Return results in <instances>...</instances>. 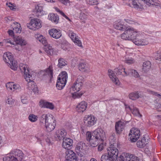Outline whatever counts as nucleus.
I'll return each mask as SVG.
<instances>
[{
	"label": "nucleus",
	"instance_id": "obj_1",
	"mask_svg": "<svg viewBox=\"0 0 161 161\" xmlns=\"http://www.w3.org/2000/svg\"><path fill=\"white\" fill-rule=\"evenodd\" d=\"M86 140L89 142L91 145L95 147L98 144V149L101 151L103 149V142L105 138V132L101 129L98 128L92 132L88 131L86 133Z\"/></svg>",
	"mask_w": 161,
	"mask_h": 161
},
{
	"label": "nucleus",
	"instance_id": "obj_2",
	"mask_svg": "<svg viewBox=\"0 0 161 161\" xmlns=\"http://www.w3.org/2000/svg\"><path fill=\"white\" fill-rule=\"evenodd\" d=\"M19 66L21 71L24 72L25 78L28 82L27 86L29 89L33 91L34 92H37V87L32 80L33 73L29 70L28 66L26 64H20Z\"/></svg>",
	"mask_w": 161,
	"mask_h": 161
},
{
	"label": "nucleus",
	"instance_id": "obj_3",
	"mask_svg": "<svg viewBox=\"0 0 161 161\" xmlns=\"http://www.w3.org/2000/svg\"><path fill=\"white\" fill-rule=\"evenodd\" d=\"M41 122H45V125L47 131L50 132L53 130L56 125V121L53 116L50 114L42 115L40 118Z\"/></svg>",
	"mask_w": 161,
	"mask_h": 161
},
{
	"label": "nucleus",
	"instance_id": "obj_4",
	"mask_svg": "<svg viewBox=\"0 0 161 161\" xmlns=\"http://www.w3.org/2000/svg\"><path fill=\"white\" fill-rule=\"evenodd\" d=\"M137 31L134 28L128 26L124 32L120 35L121 38L125 40L132 41L134 39V36Z\"/></svg>",
	"mask_w": 161,
	"mask_h": 161
},
{
	"label": "nucleus",
	"instance_id": "obj_5",
	"mask_svg": "<svg viewBox=\"0 0 161 161\" xmlns=\"http://www.w3.org/2000/svg\"><path fill=\"white\" fill-rule=\"evenodd\" d=\"M143 33L137 31L136 35L134 36L133 42L136 45L139 46L147 45L149 43L148 39L143 37Z\"/></svg>",
	"mask_w": 161,
	"mask_h": 161
},
{
	"label": "nucleus",
	"instance_id": "obj_6",
	"mask_svg": "<svg viewBox=\"0 0 161 161\" xmlns=\"http://www.w3.org/2000/svg\"><path fill=\"white\" fill-rule=\"evenodd\" d=\"M37 40L44 45V49L48 54L52 55L53 54V50L52 47L47 45V40L42 35H39Z\"/></svg>",
	"mask_w": 161,
	"mask_h": 161
},
{
	"label": "nucleus",
	"instance_id": "obj_7",
	"mask_svg": "<svg viewBox=\"0 0 161 161\" xmlns=\"http://www.w3.org/2000/svg\"><path fill=\"white\" fill-rule=\"evenodd\" d=\"M84 78L82 76H78L75 81L70 89V91H72L78 92L82 88L84 82Z\"/></svg>",
	"mask_w": 161,
	"mask_h": 161
},
{
	"label": "nucleus",
	"instance_id": "obj_8",
	"mask_svg": "<svg viewBox=\"0 0 161 161\" xmlns=\"http://www.w3.org/2000/svg\"><path fill=\"white\" fill-rule=\"evenodd\" d=\"M84 123L87 127H91L96 124L97 119L93 115H86L84 118Z\"/></svg>",
	"mask_w": 161,
	"mask_h": 161
},
{
	"label": "nucleus",
	"instance_id": "obj_9",
	"mask_svg": "<svg viewBox=\"0 0 161 161\" xmlns=\"http://www.w3.org/2000/svg\"><path fill=\"white\" fill-rule=\"evenodd\" d=\"M27 26L30 29L36 31L41 27V24L39 19H31Z\"/></svg>",
	"mask_w": 161,
	"mask_h": 161
},
{
	"label": "nucleus",
	"instance_id": "obj_10",
	"mask_svg": "<svg viewBox=\"0 0 161 161\" xmlns=\"http://www.w3.org/2000/svg\"><path fill=\"white\" fill-rule=\"evenodd\" d=\"M11 36L14 35V33H20L21 31V28L19 23L14 22L13 20L11 19Z\"/></svg>",
	"mask_w": 161,
	"mask_h": 161
},
{
	"label": "nucleus",
	"instance_id": "obj_11",
	"mask_svg": "<svg viewBox=\"0 0 161 161\" xmlns=\"http://www.w3.org/2000/svg\"><path fill=\"white\" fill-rule=\"evenodd\" d=\"M129 135L130 136V141L131 142H136L140 136V130L138 129L133 128L131 129Z\"/></svg>",
	"mask_w": 161,
	"mask_h": 161
},
{
	"label": "nucleus",
	"instance_id": "obj_12",
	"mask_svg": "<svg viewBox=\"0 0 161 161\" xmlns=\"http://www.w3.org/2000/svg\"><path fill=\"white\" fill-rule=\"evenodd\" d=\"M108 154L114 159H117L118 154V150L114 144L110 145L108 150Z\"/></svg>",
	"mask_w": 161,
	"mask_h": 161
},
{
	"label": "nucleus",
	"instance_id": "obj_13",
	"mask_svg": "<svg viewBox=\"0 0 161 161\" xmlns=\"http://www.w3.org/2000/svg\"><path fill=\"white\" fill-rule=\"evenodd\" d=\"M65 161H78L75 154L72 150H68L65 153Z\"/></svg>",
	"mask_w": 161,
	"mask_h": 161
},
{
	"label": "nucleus",
	"instance_id": "obj_14",
	"mask_svg": "<svg viewBox=\"0 0 161 161\" xmlns=\"http://www.w3.org/2000/svg\"><path fill=\"white\" fill-rule=\"evenodd\" d=\"M12 36L13 37L14 42L15 44H19L21 46H25L27 44L26 40L20 36L14 35Z\"/></svg>",
	"mask_w": 161,
	"mask_h": 161
},
{
	"label": "nucleus",
	"instance_id": "obj_15",
	"mask_svg": "<svg viewBox=\"0 0 161 161\" xmlns=\"http://www.w3.org/2000/svg\"><path fill=\"white\" fill-rule=\"evenodd\" d=\"M67 132L65 130L60 129L56 131L55 132V137L57 140H61L65 138Z\"/></svg>",
	"mask_w": 161,
	"mask_h": 161
},
{
	"label": "nucleus",
	"instance_id": "obj_16",
	"mask_svg": "<svg viewBox=\"0 0 161 161\" xmlns=\"http://www.w3.org/2000/svg\"><path fill=\"white\" fill-rule=\"evenodd\" d=\"M85 144L82 142L78 143L76 146L75 150L78 155L81 157H82L84 154L85 150L84 147Z\"/></svg>",
	"mask_w": 161,
	"mask_h": 161
},
{
	"label": "nucleus",
	"instance_id": "obj_17",
	"mask_svg": "<svg viewBox=\"0 0 161 161\" xmlns=\"http://www.w3.org/2000/svg\"><path fill=\"white\" fill-rule=\"evenodd\" d=\"M117 161H139V158L133 155H130L129 156H125V158L122 155H120L117 158Z\"/></svg>",
	"mask_w": 161,
	"mask_h": 161
},
{
	"label": "nucleus",
	"instance_id": "obj_18",
	"mask_svg": "<svg viewBox=\"0 0 161 161\" xmlns=\"http://www.w3.org/2000/svg\"><path fill=\"white\" fill-rule=\"evenodd\" d=\"M48 33L51 36L55 39L59 38L62 36L61 31L58 29H52L48 31Z\"/></svg>",
	"mask_w": 161,
	"mask_h": 161
},
{
	"label": "nucleus",
	"instance_id": "obj_19",
	"mask_svg": "<svg viewBox=\"0 0 161 161\" xmlns=\"http://www.w3.org/2000/svg\"><path fill=\"white\" fill-rule=\"evenodd\" d=\"M114 27L116 30L122 31H124L127 27L125 23L121 20L115 21L114 24Z\"/></svg>",
	"mask_w": 161,
	"mask_h": 161
},
{
	"label": "nucleus",
	"instance_id": "obj_20",
	"mask_svg": "<svg viewBox=\"0 0 161 161\" xmlns=\"http://www.w3.org/2000/svg\"><path fill=\"white\" fill-rule=\"evenodd\" d=\"M73 142L72 140L69 138H64L62 147L65 149L70 150L72 147Z\"/></svg>",
	"mask_w": 161,
	"mask_h": 161
},
{
	"label": "nucleus",
	"instance_id": "obj_21",
	"mask_svg": "<svg viewBox=\"0 0 161 161\" xmlns=\"http://www.w3.org/2000/svg\"><path fill=\"white\" fill-rule=\"evenodd\" d=\"M87 103L85 101H82L78 104L76 108V111L80 113L85 111L87 107Z\"/></svg>",
	"mask_w": 161,
	"mask_h": 161
},
{
	"label": "nucleus",
	"instance_id": "obj_22",
	"mask_svg": "<svg viewBox=\"0 0 161 161\" xmlns=\"http://www.w3.org/2000/svg\"><path fill=\"white\" fill-rule=\"evenodd\" d=\"M11 156L17 157L19 160H21L23 158V154L22 151L18 149L13 150L11 151Z\"/></svg>",
	"mask_w": 161,
	"mask_h": 161
},
{
	"label": "nucleus",
	"instance_id": "obj_23",
	"mask_svg": "<svg viewBox=\"0 0 161 161\" xmlns=\"http://www.w3.org/2000/svg\"><path fill=\"white\" fill-rule=\"evenodd\" d=\"M108 74L109 77L113 82L116 85H119L120 82L113 70L109 69Z\"/></svg>",
	"mask_w": 161,
	"mask_h": 161
},
{
	"label": "nucleus",
	"instance_id": "obj_24",
	"mask_svg": "<svg viewBox=\"0 0 161 161\" xmlns=\"http://www.w3.org/2000/svg\"><path fill=\"white\" fill-rule=\"evenodd\" d=\"M125 123L121 121L117 122L115 124V128L118 134L120 133L124 130Z\"/></svg>",
	"mask_w": 161,
	"mask_h": 161
},
{
	"label": "nucleus",
	"instance_id": "obj_25",
	"mask_svg": "<svg viewBox=\"0 0 161 161\" xmlns=\"http://www.w3.org/2000/svg\"><path fill=\"white\" fill-rule=\"evenodd\" d=\"M39 104L40 106L42 108H46L51 109H53L54 108V106L52 103L44 100H40Z\"/></svg>",
	"mask_w": 161,
	"mask_h": 161
},
{
	"label": "nucleus",
	"instance_id": "obj_26",
	"mask_svg": "<svg viewBox=\"0 0 161 161\" xmlns=\"http://www.w3.org/2000/svg\"><path fill=\"white\" fill-rule=\"evenodd\" d=\"M124 75H123L124 76H126L130 74L136 78H137L139 76L138 73L136 70L131 69H128L127 71L124 69Z\"/></svg>",
	"mask_w": 161,
	"mask_h": 161
},
{
	"label": "nucleus",
	"instance_id": "obj_27",
	"mask_svg": "<svg viewBox=\"0 0 161 161\" xmlns=\"http://www.w3.org/2000/svg\"><path fill=\"white\" fill-rule=\"evenodd\" d=\"M134 8L139 9L143 8V2L142 0H132Z\"/></svg>",
	"mask_w": 161,
	"mask_h": 161
},
{
	"label": "nucleus",
	"instance_id": "obj_28",
	"mask_svg": "<svg viewBox=\"0 0 161 161\" xmlns=\"http://www.w3.org/2000/svg\"><path fill=\"white\" fill-rule=\"evenodd\" d=\"M142 2H144L147 5H155L160 7L161 4L158 0H142Z\"/></svg>",
	"mask_w": 161,
	"mask_h": 161
},
{
	"label": "nucleus",
	"instance_id": "obj_29",
	"mask_svg": "<svg viewBox=\"0 0 161 161\" xmlns=\"http://www.w3.org/2000/svg\"><path fill=\"white\" fill-rule=\"evenodd\" d=\"M148 143V139H146L145 137H144L141 140L137 142L136 145L138 147L141 148L145 147Z\"/></svg>",
	"mask_w": 161,
	"mask_h": 161
},
{
	"label": "nucleus",
	"instance_id": "obj_30",
	"mask_svg": "<svg viewBox=\"0 0 161 161\" xmlns=\"http://www.w3.org/2000/svg\"><path fill=\"white\" fill-rule=\"evenodd\" d=\"M79 70L82 72H88L89 69L85 63H80L78 65Z\"/></svg>",
	"mask_w": 161,
	"mask_h": 161
},
{
	"label": "nucleus",
	"instance_id": "obj_31",
	"mask_svg": "<svg viewBox=\"0 0 161 161\" xmlns=\"http://www.w3.org/2000/svg\"><path fill=\"white\" fill-rule=\"evenodd\" d=\"M68 78L67 74L65 71H63L58 76V81H61L66 83Z\"/></svg>",
	"mask_w": 161,
	"mask_h": 161
},
{
	"label": "nucleus",
	"instance_id": "obj_32",
	"mask_svg": "<svg viewBox=\"0 0 161 161\" xmlns=\"http://www.w3.org/2000/svg\"><path fill=\"white\" fill-rule=\"evenodd\" d=\"M49 19L52 22L57 24L58 23L59 18L58 16L55 14H50L48 16Z\"/></svg>",
	"mask_w": 161,
	"mask_h": 161
},
{
	"label": "nucleus",
	"instance_id": "obj_33",
	"mask_svg": "<svg viewBox=\"0 0 161 161\" xmlns=\"http://www.w3.org/2000/svg\"><path fill=\"white\" fill-rule=\"evenodd\" d=\"M81 13L80 14L79 18L81 19H87V15L88 14V12L86 11L85 8L83 9L81 8L80 9Z\"/></svg>",
	"mask_w": 161,
	"mask_h": 161
},
{
	"label": "nucleus",
	"instance_id": "obj_34",
	"mask_svg": "<svg viewBox=\"0 0 161 161\" xmlns=\"http://www.w3.org/2000/svg\"><path fill=\"white\" fill-rule=\"evenodd\" d=\"M151 64L149 61H147L144 62L143 64L142 69L145 72H147L151 69Z\"/></svg>",
	"mask_w": 161,
	"mask_h": 161
},
{
	"label": "nucleus",
	"instance_id": "obj_35",
	"mask_svg": "<svg viewBox=\"0 0 161 161\" xmlns=\"http://www.w3.org/2000/svg\"><path fill=\"white\" fill-rule=\"evenodd\" d=\"M12 61V65H11V69L14 70H16L18 67L17 61L14 60L13 57L11 55V61Z\"/></svg>",
	"mask_w": 161,
	"mask_h": 161
},
{
	"label": "nucleus",
	"instance_id": "obj_36",
	"mask_svg": "<svg viewBox=\"0 0 161 161\" xmlns=\"http://www.w3.org/2000/svg\"><path fill=\"white\" fill-rule=\"evenodd\" d=\"M3 59L7 65L9 66L10 64L9 63L10 60V53L7 52L3 55Z\"/></svg>",
	"mask_w": 161,
	"mask_h": 161
},
{
	"label": "nucleus",
	"instance_id": "obj_37",
	"mask_svg": "<svg viewBox=\"0 0 161 161\" xmlns=\"http://www.w3.org/2000/svg\"><path fill=\"white\" fill-rule=\"evenodd\" d=\"M128 108L130 109L132 111V114L136 116H141L142 115L140 114L138 108L134 107V106L130 107L128 106Z\"/></svg>",
	"mask_w": 161,
	"mask_h": 161
},
{
	"label": "nucleus",
	"instance_id": "obj_38",
	"mask_svg": "<svg viewBox=\"0 0 161 161\" xmlns=\"http://www.w3.org/2000/svg\"><path fill=\"white\" fill-rule=\"evenodd\" d=\"M141 95L139 94L138 92H132L129 95V98L132 100H135L139 97H141Z\"/></svg>",
	"mask_w": 161,
	"mask_h": 161
},
{
	"label": "nucleus",
	"instance_id": "obj_39",
	"mask_svg": "<svg viewBox=\"0 0 161 161\" xmlns=\"http://www.w3.org/2000/svg\"><path fill=\"white\" fill-rule=\"evenodd\" d=\"M36 16L37 17H39L42 15L43 11L42 6L37 5L36 7Z\"/></svg>",
	"mask_w": 161,
	"mask_h": 161
},
{
	"label": "nucleus",
	"instance_id": "obj_40",
	"mask_svg": "<svg viewBox=\"0 0 161 161\" xmlns=\"http://www.w3.org/2000/svg\"><path fill=\"white\" fill-rule=\"evenodd\" d=\"M21 88L19 85L18 84H14L13 82H11V90L13 92H17L20 90Z\"/></svg>",
	"mask_w": 161,
	"mask_h": 161
},
{
	"label": "nucleus",
	"instance_id": "obj_41",
	"mask_svg": "<svg viewBox=\"0 0 161 161\" xmlns=\"http://www.w3.org/2000/svg\"><path fill=\"white\" fill-rule=\"evenodd\" d=\"M67 33L72 41L75 40L76 38L78 37L76 36V34L73 31L71 28L68 29Z\"/></svg>",
	"mask_w": 161,
	"mask_h": 161
},
{
	"label": "nucleus",
	"instance_id": "obj_42",
	"mask_svg": "<svg viewBox=\"0 0 161 161\" xmlns=\"http://www.w3.org/2000/svg\"><path fill=\"white\" fill-rule=\"evenodd\" d=\"M66 82H63L61 81H58V80H57L56 86L58 90H61L63 89L66 85Z\"/></svg>",
	"mask_w": 161,
	"mask_h": 161
},
{
	"label": "nucleus",
	"instance_id": "obj_43",
	"mask_svg": "<svg viewBox=\"0 0 161 161\" xmlns=\"http://www.w3.org/2000/svg\"><path fill=\"white\" fill-rule=\"evenodd\" d=\"M125 70V69L123 68V67L122 65L119 66V67L116 68L114 69V72L116 73V74L118 75H123L124 74H122V72H124V70Z\"/></svg>",
	"mask_w": 161,
	"mask_h": 161
},
{
	"label": "nucleus",
	"instance_id": "obj_44",
	"mask_svg": "<svg viewBox=\"0 0 161 161\" xmlns=\"http://www.w3.org/2000/svg\"><path fill=\"white\" fill-rule=\"evenodd\" d=\"M67 61L65 60L64 59L62 58H60L58 60V66L60 68H62L64 66H65L67 64Z\"/></svg>",
	"mask_w": 161,
	"mask_h": 161
},
{
	"label": "nucleus",
	"instance_id": "obj_45",
	"mask_svg": "<svg viewBox=\"0 0 161 161\" xmlns=\"http://www.w3.org/2000/svg\"><path fill=\"white\" fill-rule=\"evenodd\" d=\"M45 75H48L49 77L51 79L53 77V69L52 66H50L46 70Z\"/></svg>",
	"mask_w": 161,
	"mask_h": 161
},
{
	"label": "nucleus",
	"instance_id": "obj_46",
	"mask_svg": "<svg viewBox=\"0 0 161 161\" xmlns=\"http://www.w3.org/2000/svg\"><path fill=\"white\" fill-rule=\"evenodd\" d=\"M110 158H112L108 154H103L101 158V161H109Z\"/></svg>",
	"mask_w": 161,
	"mask_h": 161
},
{
	"label": "nucleus",
	"instance_id": "obj_47",
	"mask_svg": "<svg viewBox=\"0 0 161 161\" xmlns=\"http://www.w3.org/2000/svg\"><path fill=\"white\" fill-rule=\"evenodd\" d=\"M154 58L155 59L161 61V52L158 51L153 54Z\"/></svg>",
	"mask_w": 161,
	"mask_h": 161
},
{
	"label": "nucleus",
	"instance_id": "obj_48",
	"mask_svg": "<svg viewBox=\"0 0 161 161\" xmlns=\"http://www.w3.org/2000/svg\"><path fill=\"white\" fill-rule=\"evenodd\" d=\"M28 118L31 122H35L37 120L38 117L34 114H30L28 117Z\"/></svg>",
	"mask_w": 161,
	"mask_h": 161
},
{
	"label": "nucleus",
	"instance_id": "obj_49",
	"mask_svg": "<svg viewBox=\"0 0 161 161\" xmlns=\"http://www.w3.org/2000/svg\"><path fill=\"white\" fill-rule=\"evenodd\" d=\"M77 92L75 91L74 93H71L72 97L74 99L80 98L83 94V93H77Z\"/></svg>",
	"mask_w": 161,
	"mask_h": 161
},
{
	"label": "nucleus",
	"instance_id": "obj_50",
	"mask_svg": "<svg viewBox=\"0 0 161 161\" xmlns=\"http://www.w3.org/2000/svg\"><path fill=\"white\" fill-rule=\"evenodd\" d=\"M11 44H12L13 46H11V47H12L13 48V49H14L16 50H18L19 51L20 50V48L18 46L19 44H15V43L14 42H11Z\"/></svg>",
	"mask_w": 161,
	"mask_h": 161
},
{
	"label": "nucleus",
	"instance_id": "obj_51",
	"mask_svg": "<svg viewBox=\"0 0 161 161\" xmlns=\"http://www.w3.org/2000/svg\"><path fill=\"white\" fill-rule=\"evenodd\" d=\"M86 2L91 5H97L98 3L97 0H86Z\"/></svg>",
	"mask_w": 161,
	"mask_h": 161
},
{
	"label": "nucleus",
	"instance_id": "obj_52",
	"mask_svg": "<svg viewBox=\"0 0 161 161\" xmlns=\"http://www.w3.org/2000/svg\"><path fill=\"white\" fill-rule=\"evenodd\" d=\"M125 62L128 64H131L134 63V60L131 58H125Z\"/></svg>",
	"mask_w": 161,
	"mask_h": 161
},
{
	"label": "nucleus",
	"instance_id": "obj_53",
	"mask_svg": "<svg viewBox=\"0 0 161 161\" xmlns=\"http://www.w3.org/2000/svg\"><path fill=\"white\" fill-rule=\"evenodd\" d=\"M74 43L76 44V45H77L79 47H82V44L81 41L79 39V38L77 37L76 38L75 40H73Z\"/></svg>",
	"mask_w": 161,
	"mask_h": 161
},
{
	"label": "nucleus",
	"instance_id": "obj_54",
	"mask_svg": "<svg viewBox=\"0 0 161 161\" xmlns=\"http://www.w3.org/2000/svg\"><path fill=\"white\" fill-rule=\"evenodd\" d=\"M60 2L62 3L63 4L65 5H67L69 3V0H58Z\"/></svg>",
	"mask_w": 161,
	"mask_h": 161
},
{
	"label": "nucleus",
	"instance_id": "obj_55",
	"mask_svg": "<svg viewBox=\"0 0 161 161\" xmlns=\"http://www.w3.org/2000/svg\"><path fill=\"white\" fill-rule=\"evenodd\" d=\"M148 92L151 94L155 95L160 98L161 97V95H160L159 94H158L157 92L153 91H149Z\"/></svg>",
	"mask_w": 161,
	"mask_h": 161
},
{
	"label": "nucleus",
	"instance_id": "obj_56",
	"mask_svg": "<svg viewBox=\"0 0 161 161\" xmlns=\"http://www.w3.org/2000/svg\"><path fill=\"white\" fill-rule=\"evenodd\" d=\"M38 136L41 137V139H45L46 138V136L44 133L42 132H41L39 134Z\"/></svg>",
	"mask_w": 161,
	"mask_h": 161
},
{
	"label": "nucleus",
	"instance_id": "obj_57",
	"mask_svg": "<svg viewBox=\"0 0 161 161\" xmlns=\"http://www.w3.org/2000/svg\"><path fill=\"white\" fill-rule=\"evenodd\" d=\"M17 8V7L14 4H12L11 3V10H15Z\"/></svg>",
	"mask_w": 161,
	"mask_h": 161
},
{
	"label": "nucleus",
	"instance_id": "obj_58",
	"mask_svg": "<svg viewBox=\"0 0 161 161\" xmlns=\"http://www.w3.org/2000/svg\"><path fill=\"white\" fill-rule=\"evenodd\" d=\"M124 20L126 22L130 24H133L135 23L133 21L130 19H125Z\"/></svg>",
	"mask_w": 161,
	"mask_h": 161
},
{
	"label": "nucleus",
	"instance_id": "obj_59",
	"mask_svg": "<svg viewBox=\"0 0 161 161\" xmlns=\"http://www.w3.org/2000/svg\"><path fill=\"white\" fill-rule=\"evenodd\" d=\"M10 155L6 156L3 158V161H10Z\"/></svg>",
	"mask_w": 161,
	"mask_h": 161
},
{
	"label": "nucleus",
	"instance_id": "obj_60",
	"mask_svg": "<svg viewBox=\"0 0 161 161\" xmlns=\"http://www.w3.org/2000/svg\"><path fill=\"white\" fill-rule=\"evenodd\" d=\"M18 160L17 157H15L14 156H11V161H18Z\"/></svg>",
	"mask_w": 161,
	"mask_h": 161
},
{
	"label": "nucleus",
	"instance_id": "obj_61",
	"mask_svg": "<svg viewBox=\"0 0 161 161\" xmlns=\"http://www.w3.org/2000/svg\"><path fill=\"white\" fill-rule=\"evenodd\" d=\"M60 14L64 17H65L66 19L69 20H70V19L68 18V17L66 16L65 15V14L62 11H61V12H60Z\"/></svg>",
	"mask_w": 161,
	"mask_h": 161
},
{
	"label": "nucleus",
	"instance_id": "obj_62",
	"mask_svg": "<svg viewBox=\"0 0 161 161\" xmlns=\"http://www.w3.org/2000/svg\"><path fill=\"white\" fill-rule=\"evenodd\" d=\"M3 43L5 45L8 43H10V40L9 39L4 40L3 41Z\"/></svg>",
	"mask_w": 161,
	"mask_h": 161
},
{
	"label": "nucleus",
	"instance_id": "obj_63",
	"mask_svg": "<svg viewBox=\"0 0 161 161\" xmlns=\"http://www.w3.org/2000/svg\"><path fill=\"white\" fill-rule=\"evenodd\" d=\"M157 109L158 111H161V104H160L158 105Z\"/></svg>",
	"mask_w": 161,
	"mask_h": 161
},
{
	"label": "nucleus",
	"instance_id": "obj_64",
	"mask_svg": "<svg viewBox=\"0 0 161 161\" xmlns=\"http://www.w3.org/2000/svg\"><path fill=\"white\" fill-rule=\"evenodd\" d=\"M21 102L23 104L26 103H27V100L26 99H21Z\"/></svg>",
	"mask_w": 161,
	"mask_h": 161
}]
</instances>
